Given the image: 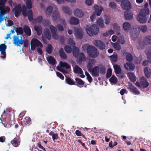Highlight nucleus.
<instances>
[{"label":"nucleus","mask_w":151,"mask_h":151,"mask_svg":"<svg viewBox=\"0 0 151 151\" xmlns=\"http://www.w3.org/2000/svg\"><path fill=\"white\" fill-rule=\"evenodd\" d=\"M56 75L57 76L60 78L61 79L63 80L64 77L60 73L58 72H56Z\"/></svg>","instance_id":"nucleus-61"},{"label":"nucleus","mask_w":151,"mask_h":151,"mask_svg":"<svg viewBox=\"0 0 151 151\" xmlns=\"http://www.w3.org/2000/svg\"><path fill=\"white\" fill-rule=\"evenodd\" d=\"M130 2L127 0H123V9L126 10H129L131 8Z\"/></svg>","instance_id":"nucleus-16"},{"label":"nucleus","mask_w":151,"mask_h":151,"mask_svg":"<svg viewBox=\"0 0 151 151\" xmlns=\"http://www.w3.org/2000/svg\"><path fill=\"white\" fill-rule=\"evenodd\" d=\"M68 42L69 44L72 45H75V42L71 38H69L68 39Z\"/></svg>","instance_id":"nucleus-63"},{"label":"nucleus","mask_w":151,"mask_h":151,"mask_svg":"<svg viewBox=\"0 0 151 151\" xmlns=\"http://www.w3.org/2000/svg\"><path fill=\"white\" fill-rule=\"evenodd\" d=\"M62 9L63 12L66 14L69 15H71V10L69 8L66 6H64L63 7Z\"/></svg>","instance_id":"nucleus-38"},{"label":"nucleus","mask_w":151,"mask_h":151,"mask_svg":"<svg viewBox=\"0 0 151 151\" xmlns=\"http://www.w3.org/2000/svg\"><path fill=\"white\" fill-rule=\"evenodd\" d=\"M140 81V83L138 82H136L135 85L137 86L146 88L149 86V83L144 77L142 76L141 78Z\"/></svg>","instance_id":"nucleus-7"},{"label":"nucleus","mask_w":151,"mask_h":151,"mask_svg":"<svg viewBox=\"0 0 151 151\" xmlns=\"http://www.w3.org/2000/svg\"><path fill=\"white\" fill-rule=\"evenodd\" d=\"M99 67L98 66H95L93 68L88 70L90 72L92 73L93 76L94 77H98L99 75Z\"/></svg>","instance_id":"nucleus-12"},{"label":"nucleus","mask_w":151,"mask_h":151,"mask_svg":"<svg viewBox=\"0 0 151 151\" xmlns=\"http://www.w3.org/2000/svg\"><path fill=\"white\" fill-rule=\"evenodd\" d=\"M6 45L5 44H2L0 45V52L3 56H1V58L4 59L6 57Z\"/></svg>","instance_id":"nucleus-9"},{"label":"nucleus","mask_w":151,"mask_h":151,"mask_svg":"<svg viewBox=\"0 0 151 151\" xmlns=\"http://www.w3.org/2000/svg\"><path fill=\"white\" fill-rule=\"evenodd\" d=\"M96 23L100 27L103 28L104 27V21L101 18L97 20Z\"/></svg>","instance_id":"nucleus-40"},{"label":"nucleus","mask_w":151,"mask_h":151,"mask_svg":"<svg viewBox=\"0 0 151 151\" xmlns=\"http://www.w3.org/2000/svg\"><path fill=\"white\" fill-rule=\"evenodd\" d=\"M31 42L37 47L40 46V47H42V44L37 39L34 38L32 40Z\"/></svg>","instance_id":"nucleus-23"},{"label":"nucleus","mask_w":151,"mask_h":151,"mask_svg":"<svg viewBox=\"0 0 151 151\" xmlns=\"http://www.w3.org/2000/svg\"><path fill=\"white\" fill-rule=\"evenodd\" d=\"M134 32L132 31L131 33V36L132 39L134 40L138 36L139 32L138 31H137V28L134 29Z\"/></svg>","instance_id":"nucleus-21"},{"label":"nucleus","mask_w":151,"mask_h":151,"mask_svg":"<svg viewBox=\"0 0 151 151\" xmlns=\"http://www.w3.org/2000/svg\"><path fill=\"white\" fill-rule=\"evenodd\" d=\"M137 19L140 23L142 24L145 23L147 21V18L145 16L139 14L137 15Z\"/></svg>","instance_id":"nucleus-19"},{"label":"nucleus","mask_w":151,"mask_h":151,"mask_svg":"<svg viewBox=\"0 0 151 151\" xmlns=\"http://www.w3.org/2000/svg\"><path fill=\"white\" fill-rule=\"evenodd\" d=\"M14 28L15 29V31L17 33V35H22L23 33V30L22 27H14Z\"/></svg>","instance_id":"nucleus-39"},{"label":"nucleus","mask_w":151,"mask_h":151,"mask_svg":"<svg viewBox=\"0 0 151 151\" xmlns=\"http://www.w3.org/2000/svg\"><path fill=\"white\" fill-rule=\"evenodd\" d=\"M44 35L47 39L50 40L51 38L50 30L48 28L45 29L44 31Z\"/></svg>","instance_id":"nucleus-24"},{"label":"nucleus","mask_w":151,"mask_h":151,"mask_svg":"<svg viewBox=\"0 0 151 151\" xmlns=\"http://www.w3.org/2000/svg\"><path fill=\"white\" fill-rule=\"evenodd\" d=\"M64 50L65 52L67 53H70L72 51L71 47L67 45L65 46Z\"/></svg>","instance_id":"nucleus-51"},{"label":"nucleus","mask_w":151,"mask_h":151,"mask_svg":"<svg viewBox=\"0 0 151 151\" xmlns=\"http://www.w3.org/2000/svg\"><path fill=\"white\" fill-rule=\"evenodd\" d=\"M21 39L19 40V37L17 36H14V37L13 43L17 46H19V44L22 45L24 43V46L25 47H27L29 45V41L27 39H26L24 41L22 40V38L21 36Z\"/></svg>","instance_id":"nucleus-5"},{"label":"nucleus","mask_w":151,"mask_h":151,"mask_svg":"<svg viewBox=\"0 0 151 151\" xmlns=\"http://www.w3.org/2000/svg\"><path fill=\"white\" fill-rule=\"evenodd\" d=\"M127 75L131 81L133 82L136 81V78L134 73L129 72L127 73Z\"/></svg>","instance_id":"nucleus-27"},{"label":"nucleus","mask_w":151,"mask_h":151,"mask_svg":"<svg viewBox=\"0 0 151 151\" xmlns=\"http://www.w3.org/2000/svg\"><path fill=\"white\" fill-rule=\"evenodd\" d=\"M110 58L112 61L114 63L116 62L117 61V56L116 55L110 56Z\"/></svg>","instance_id":"nucleus-52"},{"label":"nucleus","mask_w":151,"mask_h":151,"mask_svg":"<svg viewBox=\"0 0 151 151\" xmlns=\"http://www.w3.org/2000/svg\"><path fill=\"white\" fill-rule=\"evenodd\" d=\"M124 16L126 19L130 20L132 18L133 14L130 12H126L125 13Z\"/></svg>","instance_id":"nucleus-37"},{"label":"nucleus","mask_w":151,"mask_h":151,"mask_svg":"<svg viewBox=\"0 0 151 151\" xmlns=\"http://www.w3.org/2000/svg\"><path fill=\"white\" fill-rule=\"evenodd\" d=\"M131 27L130 24L127 22H125L123 24V29L125 31L129 30Z\"/></svg>","instance_id":"nucleus-41"},{"label":"nucleus","mask_w":151,"mask_h":151,"mask_svg":"<svg viewBox=\"0 0 151 151\" xmlns=\"http://www.w3.org/2000/svg\"><path fill=\"white\" fill-rule=\"evenodd\" d=\"M131 91L135 95H138L139 94V91L135 87H132L131 88Z\"/></svg>","instance_id":"nucleus-47"},{"label":"nucleus","mask_w":151,"mask_h":151,"mask_svg":"<svg viewBox=\"0 0 151 151\" xmlns=\"http://www.w3.org/2000/svg\"><path fill=\"white\" fill-rule=\"evenodd\" d=\"M34 29L36 31L37 34L38 35H40L42 33V28L40 26H35L34 27Z\"/></svg>","instance_id":"nucleus-35"},{"label":"nucleus","mask_w":151,"mask_h":151,"mask_svg":"<svg viewBox=\"0 0 151 151\" xmlns=\"http://www.w3.org/2000/svg\"><path fill=\"white\" fill-rule=\"evenodd\" d=\"M52 17V19L55 21L58 20L60 18V15L58 10H55L53 11Z\"/></svg>","instance_id":"nucleus-18"},{"label":"nucleus","mask_w":151,"mask_h":151,"mask_svg":"<svg viewBox=\"0 0 151 151\" xmlns=\"http://www.w3.org/2000/svg\"><path fill=\"white\" fill-rule=\"evenodd\" d=\"M53 10V8L51 6H48L45 11L46 14L47 16H49L51 15Z\"/></svg>","instance_id":"nucleus-32"},{"label":"nucleus","mask_w":151,"mask_h":151,"mask_svg":"<svg viewBox=\"0 0 151 151\" xmlns=\"http://www.w3.org/2000/svg\"><path fill=\"white\" fill-rule=\"evenodd\" d=\"M126 55V59L128 61H132L133 60V58L132 55L129 53H127Z\"/></svg>","instance_id":"nucleus-54"},{"label":"nucleus","mask_w":151,"mask_h":151,"mask_svg":"<svg viewBox=\"0 0 151 151\" xmlns=\"http://www.w3.org/2000/svg\"><path fill=\"white\" fill-rule=\"evenodd\" d=\"M144 71L146 77L147 78H150L151 75L150 69L148 67H145L144 68Z\"/></svg>","instance_id":"nucleus-30"},{"label":"nucleus","mask_w":151,"mask_h":151,"mask_svg":"<svg viewBox=\"0 0 151 151\" xmlns=\"http://www.w3.org/2000/svg\"><path fill=\"white\" fill-rule=\"evenodd\" d=\"M27 10L26 6L25 5H23L22 7L21 4H18L14 9L15 17L17 18L18 17L22 12L23 16L25 17L28 16L29 20L30 22H32L33 19L32 11L31 9H29L27 11Z\"/></svg>","instance_id":"nucleus-1"},{"label":"nucleus","mask_w":151,"mask_h":151,"mask_svg":"<svg viewBox=\"0 0 151 151\" xmlns=\"http://www.w3.org/2000/svg\"><path fill=\"white\" fill-rule=\"evenodd\" d=\"M109 81L111 83L115 84L117 83V79L115 76L113 75L109 79Z\"/></svg>","instance_id":"nucleus-42"},{"label":"nucleus","mask_w":151,"mask_h":151,"mask_svg":"<svg viewBox=\"0 0 151 151\" xmlns=\"http://www.w3.org/2000/svg\"><path fill=\"white\" fill-rule=\"evenodd\" d=\"M74 14L77 17L81 18L84 16V13L82 10L77 9L74 10Z\"/></svg>","instance_id":"nucleus-14"},{"label":"nucleus","mask_w":151,"mask_h":151,"mask_svg":"<svg viewBox=\"0 0 151 151\" xmlns=\"http://www.w3.org/2000/svg\"><path fill=\"white\" fill-rule=\"evenodd\" d=\"M49 29L51 32L53 38L55 40L58 39L59 36L57 35V29L56 27L52 25H51L50 26Z\"/></svg>","instance_id":"nucleus-8"},{"label":"nucleus","mask_w":151,"mask_h":151,"mask_svg":"<svg viewBox=\"0 0 151 151\" xmlns=\"http://www.w3.org/2000/svg\"><path fill=\"white\" fill-rule=\"evenodd\" d=\"M76 83L77 84V85L79 87V86H83L85 83V82L82 79L78 78H75Z\"/></svg>","instance_id":"nucleus-34"},{"label":"nucleus","mask_w":151,"mask_h":151,"mask_svg":"<svg viewBox=\"0 0 151 151\" xmlns=\"http://www.w3.org/2000/svg\"><path fill=\"white\" fill-rule=\"evenodd\" d=\"M93 44L96 47H98L100 50L105 49V44L101 41L96 40L93 41Z\"/></svg>","instance_id":"nucleus-10"},{"label":"nucleus","mask_w":151,"mask_h":151,"mask_svg":"<svg viewBox=\"0 0 151 151\" xmlns=\"http://www.w3.org/2000/svg\"><path fill=\"white\" fill-rule=\"evenodd\" d=\"M74 34L76 38L80 40L83 38V34L81 30L80 29H75Z\"/></svg>","instance_id":"nucleus-17"},{"label":"nucleus","mask_w":151,"mask_h":151,"mask_svg":"<svg viewBox=\"0 0 151 151\" xmlns=\"http://www.w3.org/2000/svg\"><path fill=\"white\" fill-rule=\"evenodd\" d=\"M87 52L89 56L91 58H95L98 55L99 52L97 49L93 46H92Z\"/></svg>","instance_id":"nucleus-6"},{"label":"nucleus","mask_w":151,"mask_h":151,"mask_svg":"<svg viewBox=\"0 0 151 151\" xmlns=\"http://www.w3.org/2000/svg\"><path fill=\"white\" fill-rule=\"evenodd\" d=\"M23 31L25 34L28 36H30L31 35V31L30 28L28 26L25 25L23 28Z\"/></svg>","instance_id":"nucleus-31"},{"label":"nucleus","mask_w":151,"mask_h":151,"mask_svg":"<svg viewBox=\"0 0 151 151\" xmlns=\"http://www.w3.org/2000/svg\"><path fill=\"white\" fill-rule=\"evenodd\" d=\"M114 67L116 74H119L121 73V69L119 65L116 64L114 66Z\"/></svg>","instance_id":"nucleus-33"},{"label":"nucleus","mask_w":151,"mask_h":151,"mask_svg":"<svg viewBox=\"0 0 151 151\" xmlns=\"http://www.w3.org/2000/svg\"><path fill=\"white\" fill-rule=\"evenodd\" d=\"M43 20V17L42 16H40L35 19V20L38 23H41Z\"/></svg>","instance_id":"nucleus-55"},{"label":"nucleus","mask_w":151,"mask_h":151,"mask_svg":"<svg viewBox=\"0 0 151 151\" xmlns=\"http://www.w3.org/2000/svg\"><path fill=\"white\" fill-rule=\"evenodd\" d=\"M148 4L146 3L145 5L144 8L141 10L139 14L146 17V15L148 14L149 13V10L148 8Z\"/></svg>","instance_id":"nucleus-11"},{"label":"nucleus","mask_w":151,"mask_h":151,"mask_svg":"<svg viewBox=\"0 0 151 151\" xmlns=\"http://www.w3.org/2000/svg\"><path fill=\"white\" fill-rule=\"evenodd\" d=\"M79 60L81 61H83L85 60V55L83 53L81 52L79 56Z\"/></svg>","instance_id":"nucleus-58"},{"label":"nucleus","mask_w":151,"mask_h":151,"mask_svg":"<svg viewBox=\"0 0 151 151\" xmlns=\"http://www.w3.org/2000/svg\"><path fill=\"white\" fill-rule=\"evenodd\" d=\"M145 52L147 55L149 62L151 63V52H148L146 50Z\"/></svg>","instance_id":"nucleus-57"},{"label":"nucleus","mask_w":151,"mask_h":151,"mask_svg":"<svg viewBox=\"0 0 151 151\" xmlns=\"http://www.w3.org/2000/svg\"><path fill=\"white\" fill-rule=\"evenodd\" d=\"M79 20L74 17H71L69 20V23L71 24L77 25L79 24Z\"/></svg>","instance_id":"nucleus-22"},{"label":"nucleus","mask_w":151,"mask_h":151,"mask_svg":"<svg viewBox=\"0 0 151 151\" xmlns=\"http://www.w3.org/2000/svg\"><path fill=\"white\" fill-rule=\"evenodd\" d=\"M112 73L111 69L109 68L108 69L107 73L106 74V77L107 78H109L111 76Z\"/></svg>","instance_id":"nucleus-53"},{"label":"nucleus","mask_w":151,"mask_h":151,"mask_svg":"<svg viewBox=\"0 0 151 151\" xmlns=\"http://www.w3.org/2000/svg\"><path fill=\"white\" fill-rule=\"evenodd\" d=\"M47 60L50 64L53 65H54L56 63V60L51 56H50L47 58Z\"/></svg>","instance_id":"nucleus-28"},{"label":"nucleus","mask_w":151,"mask_h":151,"mask_svg":"<svg viewBox=\"0 0 151 151\" xmlns=\"http://www.w3.org/2000/svg\"><path fill=\"white\" fill-rule=\"evenodd\" d=\"M91 46V45H89L88 44H86L82 46V48L84 50H86L88 52V49H90Z\"/></svg>","instance_id":"nucleus-50"},{"label":"nucleus","mask_w":151,"mask_h":151,"mask_svg":"<svg viewBox=\"0 0 151 151\" xmlns=\"http://www.w3.org/2000/svg\"><path fill=\"white\" fill-rule=\"evenodd\" d=\"M26 5L27 8L29 9H31L32 7V5L31 0H26Z\"/></svg>","instance_id":"nucleus-44"},{"label":"nucleus","mask_w":151,"mask_h":151,"mask_svg":"<svg viewBox=\"0 0 151 151\" xmlns=\"http://www.w3.org/2000/svg\"><path fill=\"white\" fill-rule=\"evenodd\" d=\"M99 70L101 74H104L106 72V69L104 66L102 65L100 67Z\"/></svg>","instance_id":"nucleus-56"},{"label":"nucleus","mask_w":151,"mask_h":151,"mask_svg":"<svg viewBox=\"0 0 151 151\" xmlns=\"http://www.w3.org/2000/svg\"><path fill=\"white\" fill-rule=\"evenodd\" d=\"M151 43V36H147L144 38L142 42L139 41L137 44V48L139 49H143L146 45Z\"/></svg>","instance_id":"nucleus-2"},{"label":"nucleus","mask_w":151,"mask_h":151,"mask_svg":"<svg viewBox=\"0 0 151 151\" xmlns=\"http://www.w3.org/2000/svg\"><path fill=\"white\" fill-rule=\"evenodd\" d=\"M73 71L75 73H78L79 74H82L83 73L81 69L77 65H76L74 68Z\"/></svg>","instance_id":"nucleus-29"},{"label":"nucleus","mask_w":151,"mask_h":151,"mask_svg":"<svg viewBox=\"0 0 151 151\" xmlns=\"http://www.w3.org/2000/svg\"><path fill=\"white\" fill-rule=\"evenodd\" d=\"M24 122L25 125H29L31 124V119L29 116H27L25 118Z\"/></svg>","instance_id":"nucleus-46"},{"label":"nucleus","mask_w":151,"mask_h":151,"mask_svg":"<svg viewBox=\"0 0 151 151\" xmlns=\"http://www.w3.org/2000/svg\"><path fill=\"white\" fill-rule=\"evenodd\" d=\"M60 65L62 67H65L67 69H68L70 68V65L68 64L65 62H63L61 61L60 62Z\"/></svg>","instance_id":"nucleus-45"},{"label":"nucleus","mask_w":151,"mask_h":151,"mask_svg":"<svg viewBox=\"0 0 151 151\" xmlns=\"http://www.w3.org/2000/svg\"><path fill=\"white\" fill-rule=\"evenodd\" d=\"M117 142H114V144H113V142L112 141L109 142V146L110 147H113L114 146L116 145H117Z\"/></svg>","instance_id":"nucleus-59"},{"label":"nucleus","mask_w":151,"mask_h":151,"mask_svg":"<svg viewBox=\"0 0 151 151\" xmlns=\"http://www.w3.org/2000/svg\"><path fill=\"white\" fill-rule=\"evenodd\" d=\"M93 7L95 10V12L90 17V19L92 21H93L94 20L96 14L97 16H100L102 12L104 10L102 6L96 4L94 5Z\"/></svg>","instance_id":"nucleus-4"},{"label":"nucleus","mask_w":151,"mask_h":151,"mask_svg":"<svg viewBox=\"0 0 151 151\" xmlns=\"http://www.w3.org/2000/svg\"><path fill=\"white\" fill-rule=\"evenodd\" d=\"M65 80L66 83L68 85H76L75 84V83L74 81L72 79L68 77H66Z\"/></svg>","instance_id":"nucleus-36"},{"label":"nucleus","mask_w":151,"mask_h":151,"mask_svg":"<svg viewBox=\"0 0 151 151\" xmlns=\"http://www.w3.org/2000/svg\"><path fill=\"white\" fill-rule=\"evenodd\" d=\"M105 23L106 24H108L109 22L110 21V18L109 16H105Z\"/></svg>","instance_id":"nucleus-64"},{"label":"nucleus","mask_w":151,"mask_h":151,"mask_svg":"<svg viewBox=\"0 0 151 151\" xmlns=\"http://www.w3.org/2000/svg\"><path fill=\"white\" fill-rule=\"evenodd\" d=\"M52 47L51 45L50 44L48 45L46 49V52L49 54H51L52 53Z\"/></svg>","instance_id":"nucleus-48"},{"label":"nucleus","mask_w":151,"mask_h":151,"mask_svg":"<svg viewBox=\"0 0 151 151\" xmlns=\"http://www.w3.org/2000/svg\"><path fill=\"white\" fill-rule=\"evenodd\" d=\"M95 63L96 60L95 59H89L86 65L88 70H90L93 68V66L95 65Z\"/></svg>","instance_id":"nucleus-15"},{"label":"nucleus","mask_w":151,"mask_h":151,"mask_svg":"<svg viewBox=\"0 0 151 151\" xmlns=\"http://www.w3.org/2000/svg\"><path fill=\"white\" fill-rule=\"evenodd\" d=\"M60 56L61 58L63 59H66L67 56L65 52L63 49L61 48H60L59 51Z\"/></svg>","instance_id":"nucleus-25"},{"label":"nucleus","mask_w":151,"mask_h":151,"mask_svg":"<svg viewBox=\"0 0 151 151\" xmlns=\"http://www.w3.org/2000/svg\"><path fill=\"white\" fill-rule=\"evenodd\" d=\"M58 31L62 32L64 30L63 27L60 24H57L56 26Z\"/></svg>","instance_id":"nucleus-62"},{"label":"nucleus","mask_w":151,"mask_h":151,"mask_svg":"<svg viewBox=\"0 0 151 151\" xmlns=\"http://www.w3.org/2000/svg\"><path fill=\"white\" fill-rule=\"evenodd\" d=\"M113 47L115 50H119L121 48V46L119 43H113Z\"/></svg>","instance_id":"nucleus-49"},{"label":"nucleus","mask_w":151,"mask_h":151,"mask_svg":"<svg viewBox=\"0 0 151 151\" xmlns=\"http://www.w3.org/2000/svg\"><path fill=\"white\" fill-rule=\"evenodd\" d=\"M99 28L98 26L95 24L92 25L90 27L87 28L86 31L87 34L91 36L93 35H96L99 32Z\"/></svg>","instance_id":"nucleus-3"},{"label":"nucleus","mask_w":151,"mask_h":151,"mask_svg":"<svg viewBox=\"0 0 151 151\" xmlns=\"http://www.w3.org/2000/svg\"><path fill=\"white\" fill-rule=\"evenodd\" d=\"M11 142L14 147H17L20 144V138L19 137H16L11 141Z\"/></svg>","instance_id":"nucleus-13"},{"label":"nucleus","mask_w":151,"mask_h":151,"mask_svg":"<svg viewBox=\"0 0 151 151\" xmlns=\"http://www.w3.org/2000/svg\"><path fill=\"white\" fill-rule=\"evenodd\" d=\"M124 67L127 70L130 71L133 70L135 68L134 64L130 63H127L124 64Z\"/></svg>","instance_id":"nucleus-20"},{"label":"nucleus","mask_w":151,"mask_h":151,"mask_svg":"<svg viewBox=\"0 0 151 151\" xmlns=\"http://www.w3.org/2000/svg\"><path fill=\"white\" fill-rule=\"evenodd\" d=\"M138 29L141 30L142 32H145L147 31V27L146 25H143L139 26Z\"/></svg>","instance_id":"nucleus-43"},{"label":"nucleus","mask_w":151,"mask_h":151,"mask_svg":"<svg viewBox=\"0 0 151 151\" xmlns=\"http://www.w3.org/2000/svg\"><path fill=\"white\" fill-rule=\"evenodd\" d=\"M109 6L112 8L115 9L116 8V3L113 2H110L109 4Z\"/></svg>","instance_id":"nucleus-60"},{"label":"nucleus","mask_w":151,"mask_h":151,"mask_svg":"<svg viewBox=\"0 0 151 151\" xmlns=\"http://www.w3.org/2000/svg\"><path fill=\"white\" fill-rule=\"evenodd\" d=\"M72 52L73 56L75 57H77L79 53L78 48L76 46L73 47Z\"/></svg>","instance_id":"nucleus-26"}]
</instances>
